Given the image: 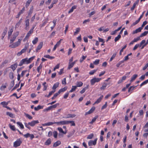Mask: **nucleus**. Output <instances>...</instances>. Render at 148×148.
<instances>
[{"label": "nucleus", "instance_id": "f257e3e1", "mask_svg": "<svg viewBox=\"0 0 148 148\" xmlns=\"http://www.w3.org/2000/svg\"><path fill=\"white\" fill-rule=\"evenodd\" d=\"M18 34L19 32L18 31L16 32L13 34L12 38L10 40V43L12 44L9 45V47H10L13 48H15L18 47L21 44L22 39H18L17 41L13 43L15 40L16 38L18 35Z\"/></svg>", "mask_w": 148, "mask_h": 148}, {"label": "nucleus", "instance_id": "f03ea898", "mask_svg": "<svg viewBox=\"0 0 148 148\" xmlns=\"http://www.w3.org/2000/svg\"><path fill=\"white\" fill-rule=\"evenodd\" d=\"M101 79V78H97L96 77L93 78L91 79L90 81L91 85H94L95 83L99 82Z\"/></svg>", "mask_w": 148, "mask_h": 148}, {"label": "nucleus", "instance_id": "7ed1b4c3", "mask_svg": "<svg viewBox=\"0 0 148 148\" xmlns=\"http://www.w3.org/2000/svg\"><path fill=\"white\" fill-rule=\"evenodd\" d=\"M29 64L27 60V58L22 59L21 60L18 64V66H21L24 64Z\"/></svg>", "mask_w": 148, "mask_h": 148}, {"label": "nucleus", "instance_id": "20e7f679", "mask_svg": "<svg viewBox=\"0 0 148 148\" xmlns=\"http://www.w3.org/2000/svg\"><path fill=\"white\" fill-rule=\"evenodd\" d=\"M22 143L20 139H18L14 143L13 146L15 147H16L20 146Z\"/></svg>", "mask_w": 148, "mask_h": 148}, {"label": "nucleus", "instance_id": "39448f33", "mask_svg": "<svg viewBox=\"0 0 148 148\" xmlns=\"http://www.w3.org/2000/svg\"><path fill=\"white\" fill-rule=\"evenodd\" d=\"M145 41H146L145 40H143L140 42V44H136L133 48V50H136L138 47H140L143 45L144 44V43L145 42Z\"/></svg>", "mask_w": 148, "mask_h": 148}, {"label": "nucleus", "instance_id": "423d86ee", "mask_svg": "<svg viewBox=\"0 0 148 148\" xmlns=\"http://www.w3.org/2000/svg\"><path fill=\"white\" fill-rule=\"evenodd\" d=\"M97 138H95L94 140H90L88 142V145L89 146H91L93 145H95L97 143Z\"/></svg>", "mask_w": 148, "mask_h": 148}, {"label": "nucleus", "instance_id": "0eeeda50", "mask_svg": "<svg viewBox=\"0 0 148 148\" xmlns=\"http://www.w3.org/2000/svg\"><path fill=\"white\" fill-rule=\"evenodd\" d=\"M18 64L17 62H15V63L11 65L9 67L13 71H14L16 69L18 66Z\"/></svg>", "mask_w": 148, "mask_h": 148}, {"label": "nucleus", "instance_id": "6e6552de", "mask_svg": "<svg viewBox=\"0 0 148 148\" xmlns=\"http://www.w3.org/2000/svg\"><path fill=\"white\" fill-rule=\"evenodd\" d=\"M29 19H27L25 21V29L26 30H28L29 28Z\"/></svg>", "mask_w": 148, "mask_h": 148}, {"label": "nucleus", "instance_id": "1a4fd4ad", "mask_svg": "<svg viewBox=\"0 0 148 148\" xmlns=\"http://www.w3.org/2000/svg\"><path fill=\"white\" fill-rule=\"evenodd\" d=\"M14 31V27L13 26H12L9 28V30L8 32V38H9L12 35V33Z\"/></svg>", "mask_w": 148, "mask_h": 148}, {"label": "nucleus", "instance_id": "9d476101", "mask_svg": "<svg viewBox=\"0 0 148 148\" xmlns=\"http://www.w3.org/2000/svg\"><path fill=\"white\" fill-rule=\"evenodd\" d=\"M42 64L41 63L39 66L37 67V70L38 73H39V75H40L42 72Z\"/></svg>", "mask_w": 148, "mask_h": 148}, {"label": "nucleus", "instance_id": "9b49d317", "mask_svg": "<svg viewBox=\"0 0 148 148\" xmlns=\"http://www.w3.org/2000/svg\"><path fill=\"white\" fill-rule=\"evenodd\" d=\"M56 124L57 125H64L68 124V121H63L59 122H56Z\"/></svg>", "mask_w": 148, "mask_h": 148}, {"label": "nucleus", "instance_id": "f8f14e48", "mask_svg": "<svg viewBox=\"0 0 148 148\" xmlns=\"http://www.w3.org/2000/svg\"><path fill=\"white\" fill-rule=\"evenodd\" d=\"M95 107L93 106L90 109V110L86 112L85 113V115H87L90 114L92 113L95 110Z\"/></svg>", "mask_w": 148, "mask_h": 148}, {"label": "nucleus", "instance_id": "ddd939ff", "mask_svg": "<svg viewBox=\"0 0 148 148\" xmlns=\"http://www.w3.org/2000/svg\"><path fill=\"white\" fill-rule=\"evenodd\" d=\"M39 123L38 120L33 121L30 122L29 123V125L33 127L36 124L38 123Z\"/></svg>", "mask_w": 148, "mask_h": 148}, {"label": "nucleus", "instance_id": "4468645a", "mask_svg": "<svg viewBox=\"0 0 148 148\" xmlns=\"http://www.w3.org/2000/svg\"><path fill=\"white\" fill-rule=\"evenodd\" d=\"M43 45V42H40L39 44L37 46V48L36 50V52H38L39 50L42 47Z\"/></svg>", "mask_w": 148, "mask_h": 148}, {"label": "nucleus", "instance_id": "2eb2a0df", "mask_svg": "<svg viewBox=\"0 0 148 148\" xmlns=\"http://www.w3.org/2000/svg\"><path fill=\"white\" fill-rule=\"evenodd\" d=\"M142 29V28H141L140 27H139L138 28L136 29L135 30L133 31L132 34H134L137 33L138 32H140L141 31Z\"/></svg>", "mask_w": 148, "mask_h": 148}, {"label": "nucleus", "instance_id": "dca6fc26", "mask_svg": "<svg viewBox=\"0 0 148 148\" xmlns=\"http://www.w3.org/2000/svg\"><path fill=\"white\" fill-rule=\"evenodd\" d=\"M56 122H48L47 123H45L43 124V125L44 126H50V125H51L54 124H56Z\"/></svg>", "mask_w": 148, "mask_h": 148}, {"label": "nucleus", "instance_id": "f3484780", "mask_svg": "<svg viewBox=\"0 0 148 148\" xmlns=\"http://www.w3.org/2000/svg\"><path fill=\"white\" fill-rule=\"evenodd\" d=\"M43 106L38 105L37 107H35L34 109L36 111H38L40 109H43Z\"/></svg>", "mask_w": 148, "mask_h": 148}, {"label": "nucleus", "instance_id": "a211bd4d", "mask_svg": "<svg viewBox=\"0 0 148 148\" xmlns=\"http://www.w3.org/2000/svg\"><path fill=\"white\" fill-rule=\"evenodd\" d=\"M7 32V28L6 27L5 28V30H4L3 33L2 34V39H3L4 37L5 36Z\"/></svg>", "mask_w": 148, "mask_h": 148}, {"label": "nucleus", "instance_id": "6ab92c4d", "mask_svg": "<svg viewBox=\"0 0 148 148\" xmlns=\"http://www.w3.org/2000/svg\"><path fill=\"white\" fill-rule=\"evenodd\" d=\"M59 83L58 82H56L54 84L52 87V89L54 90H55L57 88L59 85Z\"/></svg>", "mask_w": 148, "mask_h": 148}, {"label": "nucleus", "instance_id": "aec40b11", "mask_svg": "<svg viewBox=\"0 0 148 148\" xmlns=\"http://www.w3.org/2000/svg\"><path fill=\"white\" fill-rule=\"evenodd\" d=\"M103 98V96H101L97 100L95 101V104H98L100 103L101 101V100Z\"/></svg>", "mask_w": 148, "mask_h": 148}, {"label": "nucleus", "instance_id": "412c9836", "mask_svg": "<svg viewBox=\"0 0 148 148\" xmlns=\"http://www.w3.org/2000/svg\"><path fill=\"white\" fill-rule=\"evenodd\" d=\"M51 143V140L50 138L48 139L45 143V145H49Z\"/></svg>", "mask_w": 148, "mask_h": 148}, {"label": "nucleus", "instance_id": "4be33fe9", "mask_svg": "<svg viewBox=\"0 0 148 148\" xmlns=\"http://www.w3.org/2000/svg\"><path fill=\"white\" fill-rule=\"evenodd\" d=\"M61 143L60 141H57L54 143L53 145V147H57L60 145Z\"/></svg>", "mask_w": 148, "mask_h": 148}, {"label": "nucleus", "instance_id": "5701e85b", "mask_svg": "<svg viewBox=\"0 0 148 148\" xmlns=\"http://www.w3.org/2000/svg\"><path fill=\"white\" fill-rule=\"evenodd\" d=\"M138 75L137 74H135L133 75V76L132 77L131 79L130 80L131 83L134 81L136 78L137 77Z\"/></svg>", "mask_w": 148, "mask_h": 148}, {"label": "nucleus", "instance_id": "b1692460", "mask_svg": "<svg viewBox=\"0 0 148 148\" xmlns=\"http://www.w3.org/2000/svg\"><path fill=\"white\" fill-rule=\"evenodd\" d=\"M77 6L76 5H74L72 7L70 10L68 12L69 13H70L72 12H73V10L76 9L77 8Z\"/></svg>", "mask_w": 148, "mask_h": 148}, {"label": "nucleus", "instance_id": "393cba45", "mask_svg": "<svg viewBox=\"0 0 148 148\" xmlns=\"http://www.w3.org/2000/svg\"><path fill=\"white\" fill-rule=\"evenodd\" d=\"M8 104V102L5 101H3L0 103V104L3 106V107L5 108L6 107V106H7Z\"/></svg>", "mask_w": 148, "mask_h": 148}, {"label": "nucleus", "instance_id": "a878e982", "mask_svg": "<svg viewBox=\"0 0 148 148\" xmlns=\"http://www.w3.org/2000/svg\"><path fill=\"white\" fill-rule=\"evenodd\" d=\"M108 84L106 83H104L103 84L102 86L100 88V89L101 90H104L106 86H107Z\"/></svg>", "mask_w": 148, "mask_h": 148}, {"label": "nucleus", "instance_id": "bb28decb", "mask_svg": "<svg viewBox=\"0 0 148 148\" xmlns=\"http://www.w3.org/2000/svg\"><path fill=\"white\" fill-rule=\"evenodd\" d=\"M98 117V115L95 116L92 119L91 121L90 122V123L91 124H92L94 122H95L96 119Z\"/></svg>", "mask_w": 148, "mask_h": 148}, {"label": "nucleus", "instance_id": "cd10ccee", "mask_svg": "<svg viewBox=\"0 0 148 148\" xmlns=\"http://www.w3.org/2000/svg\"><path fill=\"white\" fill-rule=\"evenodd\" d=\"M6 115L10 116L12 118H14V115L9 112H7L6 113Z\"/></svg>", "mask_w": 148, "mask_h": 148}, {"label": "nucleus", "instance_id": "c85d7f7f", "mask_svg": "<svg viewBox=\"0 0 148 148\" xmlns=\"http://www.w3.org/2000/svg\"><path fill=\"white\" fill-rule=\"evenodd\" d=\"M45 58L49 59L50 60H52L55 58V57L53 56H51L49 55H45L44 56Z\"/></svg>", "mask_w": 148, "mask_h": 148}, {"label": "nucleus", "instance_id": "c756f323", "mask_svg": "<svg viewBox=\"0 0 148 148\" xmlns=\"http://www.w3.org/2000/svg\"><path fill=\"white\" fill-rule=\"evenodd\" d=\"M38 41V38L37 37H35L33 40L32 41V43L34 45H35L37 43Z\"/></svg>", "mask_w": 148, "mask_h": 148}, {"label": "nucleus", "instance_id": "7c9ffc66", "mask_svg": "<svg viewBox=\"0 0 148 148\" xmlns=\"http://www.w3.org/2000/svg\"><path fill=\"white\" fill-rule=\"evenodd\" d=\"M35 58V56L32 57L29 59L27 58V60L29 64Z\"/></svg>", "mask_w": 148, "mask_h": 148}, {"label": "nucleus", "instance_id": "2f4dec72", "mask_svg": "<svg viewBox=\"0 0 148 148\" xmlns=\"http://www.w3.org/2000/svg\"><path fill=\"white\" fill-rule=\"evenodd\" d=\"M67 89V87L66 86L64 87V88H61L59 91V92L60 93L61 92H64Z\"/></svg>", "mask_w": 148, "mask_h": 148}, {"label": "nucleus", "instance_id": "473e14b6", "mask_svg": "<svg viewBox=\"0 0 148 148\" xmlns=\"http://www.w3.org/2000/svg\"><path fill=\"white\" fill-rule=\"evenodd\" d=\"M83 83L82 82H77V86H77V87H81L83 85Z\"/></svg>", "mask_w": 148, "mask_h": 148}, {"label": "nucleus", "instance_id": "72a5a7b5", "mask_svg": "<svg viewBox=\"0 0 148 148\" xmlns=\"http://www.w3.org/2000/svg\"><path fill=\"white\" fill-rule=\"evenodd\" d=\"M55 92V90H52L49 92L48 95H45V97H47V98H49Z\"/></svg>", "mask_w": 148, "mask_h": 148}, {"label": "nucleus", "instance_id": "f704fd0d", "mask_svg": "<svg viewBox=\"0 0 148 148\" xmlns=\"http://www.w3.org/2000/svg\"><path fill=\"white\" fill-rule=\"evenodd\" d=\"M77 86H73L71 89L69 91V92H71L75 91L76 89Z\"/></svg>", "mask_w": 148, "mask_h": 148}, {"label": "nucleus", "instance_id": "c9c22d12", "mask_svg": "<svg viewBox=\"0 0 148 148\" xmlns=\"http://www.w3.org/2000/svg\"><path fill=\"white\" fill-rule=\"evenodd\" d=\"M68 124L71 123V126H75V123L74 121H68Z\"/></svg>", "mask_w": 148, "mask_h": 148}, {"label": "nucleus", "instance_id": "e433bc0d", "mask_svg": "<svg viewBox=\"0 0 148 148\" xmlns=\"http://www.w3.org/2000/svg\"><path fill=\"white\" fill-rule=\"evenodd\" d=\"M46 82H44L42 84V85L44 87V88L43 89V90L44 91L46 90L47 89V86L46 85Z\"/></svg>", "mask_w": 148, "mask_h": 148}, {"label": "nucleus", "instance_id": "4c0bfd02", "mask_svg": "<svg viewBox=\"0 0 148 148\" xmlns=\"http://www.w3.org/2000/svg\"><path fill=\"white\" fill-rule=\"evenodd\" d=\"M33 6H32L30 8L29 10V12L28 13V14L29 15H31L32 13L33 10Z\"/></svg>", "mask_w": 148, "mask_h": 148}, {"label": "nucleus", "instance_id": "58836bf2", "mask_svg": "<svg viewBox=\"0 0 148 148\" xmlns=\"http://www.w3.org/2000/svg\"><path fill=\"white\" fill-rule=\"evenodd\" d=\"M16 123L20 127L21 129H23L24 128V126L20 122H18Z\"/></svg>", "mask_w": 148, "mask_h": 148}, {"label": "nucleus", "instance_id": "ea45409f", "mask_svg": "<svg viewBox=\"0 0 148 148\" xmlns=\"http://www.w3.org/2000/svg\"><path fill=\"white\" fill-rule=\"evenodd\" d=\"M74 65L72 62H69L68 69H70L71 68L73 67Z\"/></svg>", "mask_w": 148, "mask_h": 148}, {"label": "nucleus", "instance_id": "a19ab883", "mask_svg": "<svg viewBox=\"0 0 148 148\" xmlns=\"http://www.w3.org/2000/svg\"><path fill=\"white\" fill-rule=\"evenodd\" d=\"M9 77L10 79H13L14 78L13 73L12 72H10L9 73Z\"/></svg>", "mask_w": 148, "mask_h": 148}, {"label": "nucleus", "instance_id": "79ce46f5", "mask_svg": "<svg viewBox=\"0 0 148 148\" xmlns=\"http://www.w3.org/2000/svg\"><path fill=\"white\" fill-rule=\"evenodd\" d=\"M80 28H76L75 31L74 32V35H75L77 34H78L80 31Z\"/></svg>", "mask_w": 148, "mask_h": 148}, {"label": "nucleus", "instance_id": "37998d69", "mask_svg": "<svg viewBox=\"0 0 148 148\" xmlns=\"http://www.w3.org/2000/svg\"><path fill=\"white\" fill-rule=\"evenodd\" d=\"M76 115L74 114H69L68 115V116L66 118H74L76 116Z\"/></svg>", "mask_w": 148, "mask_h": 148}, {"label": "nucleus", "instance_id": "c03bdc74", "mask_svg": "<svg viewBox=\"0 0 148 148\" xmlns=\"http://www.w3.org/2000/svg\"><path fill=\"white\" fill-rule=\"evenodd\" d=\"M86 56H82V57L80 58L79 61L80 63H82L83 62L84 60L86 58Z\"/></svg>", "mask_w": 148, "mask_h": 148}, {"label": "nucleus", "instance_id": "a18cd8bd", "mask_svg": "<svg viewBox=\"0 0 148 148\" xmlns=\"http://www.w3.org/2000/svg\"><path fill=\"white\" fill-rule=\"evenodd\" d=\"M116 53H114L113 54V55H112L111 57L110 58L109 61L111 62L112 61V60L115 58V57H116Z\"/></svg>", "mask_w": 148, "mask_h": 148}, {"label": "nucleus", "instance_id": "49530a36", "mask_svg": "<svg viewBox=\"0 0 148 148\" xmlns=\"http://www.w3.org/2000/svg\"><path fill=\"white\" fill-rule=\"evenodd\" d=\"M148 83V79L145 80L142 82L140 85V87H141L147 84Z\"/></svg>", "mask_w": 148, "mask_h": 148}, {"label": "nucleus", "instance_id": "de8ad7c7", "mask_svg": "<svg viewBox=\"0 0 148 148\" xmlns=\"http://www.w3.org/2000/svg\"><path fill=\"white\" fill-rule=\"evenodd\" d=\"M25 115L26 117L27 118L31 120L32 119V117L29 114L25 113Z\"/></svg>", "mask_w": 148, "mask_h": 148}, {"label": "nucleus", "instance_id": "09e8293b", "mask_svg": "<svg viewBox=\"0 0 148 148\" xmlns=\"http://www.w3.org/2000/svg\"><path fill=\"white\" fill-rule=\"evenodd\" d=\"M25 7H24L22 8V9L20 11L18 12V13L21 15V14H23V13L25 11Z\"/></svg>", "mask_w": 148, "mask_h": 148}, {"label": "nucleus", "instance_id": "8fccbe9b", "mask_svg": "<svg viewBox=\"0 0 148 148\" xmlns=\"http://www.w3.org/2000/svg\"><path fill=\"white\" fill-rule=\"evenodd\" d=\"M9 127L13 131L15 130V127L14 125H11L10 124H9Z\"/></svg>", "mask_w": 148, "mask_h": 148}, {"label": "nucleus", "instance_id": "3c124183", "mask_svg": "<svg viewBox=\"0 0 148 148\" xmlns=\"http://www.w3.org/2000/svg\"><path fill=\"white\" fill-rule=\"evenodd\" d=\"M33 32L32 29H30V30L28 32L26 35V37H29L30 36L31 34Z\"/></svg>", "mask_w": 148, "mask_h": 148}, {"label": "nucleus", "instance_id": "603ef678", "mask_svg": "<svg viewBox=\"0 0 148 148\" xmlns=\"http://www.w3.org/2000/svg\"><path fill=\"white\" fill-rule=\"evenodd\" d=\"M93 134L92 133H91L87 136V139H91L93 138Z\"/></svg>", "mask_w": 148, "mask_h": 148}, {"label": "nucleus", "instance_id": "864d4df0", "mask_svg": "<svg viewBox=\"0 0 148 148\" xmlns=\"http://www.w3.org/2000/svg\"><path fill=\"white\" fill-rule=\"evenodd\" d=\"M32 1V0H28L26 3L25 6L26 7H27L29 5Z\"/></svg>", "mask_w": 148, "mask_h": 148}, {"label": "nucleus", "instance_id": "5fc2aeb1", "mask_svg": "<svg viewBox=\"0 0 148 148\" xmlns=\"http://www.w3.org/2000/svg\"><path fill=\"white\" fill-rule=\"evenodd\" d=\"M121 36L120 34L118 35L117 37L115 38L114 39L115 41L116 42L117 41H118L119 39L121 38Z\"/></svg>", "mask_w": 148, "mask_h": 148}, {"label": "nucleus", "instance_id": "6e6d98bb", "mask_svg": "<svg viewBox=\"0 0 148 148\" xmlns=\"http://www.w3.org/2000/svg\"><path fill=\"white\" fill-rule=\"evenodd\" d=\"M140 20L138 18V20L132 23V26H134V25H136L139 22Z\"/></svg>", "mask_w": 148, "mask_h": 148}, {"label": "nucleus", "instance_id": "4d7b16f0", "mask_svg": "<svg viewBox=\"0 0 148 148\" xmlns=\"http://www.w3.org/2000/svg\"><path fill=\"white\" fill-rule=\"evenodd\" d=\"M58 105H59V103H57L56 104L50 106V107L51 109L53 108H56L57 106Z\"/></svg>", "mask_w": 148, "mask_h": 148}, {"label": "nucleus", "instance_id": "13d9d810", "mask_svg": "<svg viewBox=\"0 0 148 148\" xmlns=\"http://www.w3.org/2000/svg\"><path fill=\"white\" fill-rule=\"evenodd\" d=\"M51 109L50 106L48 107L47 108L44 109L43 110V111L44 112H47L49 110H51Z\"/></svg>", "mask_w": 148, "mask_h": 148}, {"label": "nucleus", "instance_id": "bf43d9fd", "mask_svg": "<svg viewBox=\"0 0 148 148\" xmlns=\"http://www.w3.org/2000/svg\"><path fill=\"white\" fill-rule=\"evenodd\" d=\"M21 23L20 22L18 21L16 23L15 27V29L18 28L20 25Z\"/></svg>", "mask_w": 148, "mask_h": 148}, {"label": "nucleus", "instance_id": "052dcab7", "mask_svg": "<svg viewBox=\"0 0 148 148\" xmlns=\"http://www.w3.org/2000/svg\"><path fill=\"white\" fill-rule=\"evenodd\" d=\"M97 71V70H93L90 71L89 72V74L90 75H93Z\"/></svg>", "mask_w": 148, "mask_h": 148}, {"label": "nucleus", "instance_id": "680f3d73", "mask_svg": "<svg viewBox=\"0 0 148 148\" xmlns=\"http://www.w3.org/2000/svg\"><path fill=\"white\" fill-rule=\"evenodd\" d=\"M24 125L29 130H30L31 129V127L29 126V123H25Z\"/></svg>", "mask_w": 148, "mask_h": 148}, {"label": "nucleus", "instance_id": "e2e57ef3", "mask_svg": "<svg viewBox=\"0 0 148 148\" xmlns=\"http://www.w3.org/2000/svg\"><path fill=\"white\" fill-rule=\"evenodd\" d=\"M58 130L60 132L62 133L65 134L66 133V132H64V131H63L62 129L60 127H58Z\"/></svg>", "mask_w": 148, "mask_h": 148}, {"label": "nucleus", "instance_id": "0e129e2a", "mask_svg": "<svg viewBox=\"0 0 148 148\" xmlns=\"http://www.w3.org/2000/svg\"><path fill=\"white\" fill-rule=\"evenodd\" d=\"M137 4V2H135V3H134L133 4V6L131 8V10L132 11L134 10Z\"/></svg>", "mask_w": 148, "mask_h": 148}, {"label": "nucleus", "instance_id": "69168bd1", "mask_svg": "<svg viewBox=\"0 0 148 148\" xmlns=\"http://www.w3.org/2000/svg\"><path fill=\"white\" fill-rule=\"evenodd\" d=\"M99 59H96L95 60V61L93 62V64L95 65H98L99 62Z\"/></svg>", "mask_w": 148, "mask_h": 148}, {"label": "nucleus", "instance_id": "338daca9", "mask_svg": "<svg viewBox=\"0 0 148 148\" xmlns=\"http://www.w3.org/2000/svg\"><path fill=\"white\" fill-rule=\"evenodd\" d=\"M27 70H24L22 71L21 73V74L20 76L21 77H23L24 75L25 74V73L26 72H27Z\"/></svg>", "mask_w": 148, "mask_h": 148}, {"label": "nucleus", "instance_id": "774afa93", "mask_svg": "<svg viewBox=\"0 0 148 148\" xmlns=\"http://www.w3.org/2000/svg\"><path fill=\"white\" fill-rule=\"evenodd\" d=\"M147 23V21H144L143 23V24L141 25V26L140 27L142 28L143 29V27L145 25H146Z\"/></svg>", "mask_w": 148, "mask_h": 148}]
</instances>
